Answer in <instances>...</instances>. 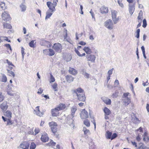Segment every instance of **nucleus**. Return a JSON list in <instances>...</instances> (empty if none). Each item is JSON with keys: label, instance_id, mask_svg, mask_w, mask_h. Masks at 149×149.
I'll list each match as a JSON object with an SVG mask.
<instances>
[{"label": "nucleus", "instance_id": "obj_59", "mask_svg": "<svg viewBox=\"0 0 149 149\" xmlns=\"http://www.w3.org/2000/svg\"><path fill=\"white\" fill-rule=\"evenodd\" d=\"M119 84L118 81L117 79L114 82V85H115V86H118Z\"/></svg>", "mask_w": 149, "mask_h": 149}, {"label": "nucleus", "instance_id": "obj_56", "mask_svg": "<svg viewBox=\"0 0 149 149\" xmlns=\"http://www.w3.org/2000/svg\"><path fill=\"white\" fill-rule=\"evenodd\" d=\"M6 61L9 65L15 66L14 65L12 64V63L9 61L8 59H6Z\"/></svg>", "mask_w": 149, "mask_h": 149}, {"label": "nucleus", "instance_id": "obj_52", "mask_svg": "<svg viewBox=\"0 0 149 149\" xmlns=\"http://www.w3.org/2000/svg\"><path fill=\"white\" fill-rule=\"evenodd\" d=\"M72 59V57L70 55H68L67 57L66 58V61L67 62H68L70 61Z\"/></svg>", "mask_w": 149, "mask_h": 149}, {"label": "nucleus", "instance_id": "obj_10", "mask_svg": "<svg viewBox=\"0 0 149 149\" xmlns=\"http://www.w3.org/2000/svg\"><path fill=\"white\" fill-rule=\"evenodd\" d=\"M39 106L37 107L36 109V110H35L34 111L35 112V113H36L37 116L41 117L43 115V112H40L39 109Z\"/></svg>", "mask_w": 149, "mask_h": 149}, {"label": "nucleus", "instance_id": "obj_17", "mask_svg": "<svg viewBox=\"0 0 149 149\" xmlns=\"http://www.w3.org/2000/svg\"><path fill=\"white\" fill-rule=\"evenodd\" d=\"M4 115L8 117V118L10 119L12 117V113L9 110H7L4 112Z\"/></svg>", "mask_w": 149, "mask_h": 149}, {"label": "nucleus", "instance_id": "obj_47", "mask_svg": "<svg viewBox=\"0 0 149 149\" xmlns=\"http://www.w3.org/2000/svg\"><path fill=\"white\" fill-rule=\"evenodd\" d=\"M7 122V125H10L13 124V123L10 118H8Z\"/></svg>", "mask_w": 149, "mask_h": 149}, {"label": "nucleus", "instance_id": "obj_13", "mask_svg": "<svg viewBox=\"0 0 149 149\" xmlns=\"http://www.w3.org/2000/svg\"><path fill=\"white\" fill-rule=\"evenodd\" d=\"M59 110H57L56 108L54 109H52L51 111V113L53 116H57L59 114Z\"/></svg>", "mask_w": 149, "mask_h": 149}, {"label": "nucleus", "instance_id": "obj_23", "mask_svg": "<svg viewBox=\"0 0 149 149\" xmlns=\"http://www.w3.org/2000/svg\"><path fill=\"white\" fill-rule=\"evenodd\" d=\"M52 12L50 13L49 10L47 11L46 13V16L45 17V19L46 20L48 18H49L50 17L52 16Z\"/></svg>", "mask_w": 149, "mask_h": 149}, {"label": "nucleus", "instance_id": "obj_54", "mask_svg": "<svg viewBox=\"0 0 149 149\" xmlns=\"http://www.w3.org/2000/svg\"><path fill=\"white\" fill-rule=\"evenodd\" d=\"M57 84L56 83H54L53 85L52 86L54 90L55 91H57V90L56 89V88L57 87Z\"/></svg>", "mask_w": 149, "mask_h": 149}, {"label": "nucleus", "instance_id": "obj_16", "mask_svg": "<svg viewBox=\"0 0 149 149\" xmlns=\"http://www.w3.org/2000/svg\"><path fill=\"white\" fill-rule=\"evenodd\" d=\"M69 72L70 74L75 75L77 73V71L73 68H70Z\"/></svg>", "mask_w": 149, "mask_h": 149}, {"label": "nucleus", "instance_id": "obj_50", "mask_svg": "<svg viewBox=\"0 0 149 149\" xmlns=\"http://www.w3.org/2000/svg\"><path fill=\"white\" fill-rule=\"evenodd\" d=\"M112 19L113 22V23L115 24H116L117 23L118 20V18H116V17L115 18H112Z\"/></svg>", "mask_w": 149, "mask_h": 149}, {"label": "nucleus", "instance_id": "obj_8", "mask_svg": "<svg viewBox=\"0 0 149 149\" xmlns=\"http://www.w3.org/2000/svg\"><path fill=\"white\" fill-rule=\"evenodd\" d=\"M135 6V3L133 4H129V11L130 14L131 15H132L134 10Z\"/></svg>", "mask_w": 149, "mask_h": 149}, {"label": "nucleus", "instance_id": "obj_41", "mask_svg": "<svg viewBox=\"0 0 149 149\" xmlns=\"http://www.w3.org/2000/svg\"><path fill=\"white\" fill-rule=\"evenodd\" d=\"M134 121H135V124H138L140 123L141 121L139 120L138 118L136 117H135L134 119Z\"/></svg>", "mask_w": 149, "mask_h": 149}, {"label": "nucleus", "instance_id": "obj_62", "mask_svg": "<svg viewBox=\"0 0 149 149\" xmlns=\"http://www.w3.org/2000/svg\"><path fill=\"white\" fill-rule=\"evenodd\" d=\"M90 13H91L92 18H94V19H95V18H94V13H93V12H92V10H91L90 12Z\"/></svg>", "mask_w": 149, "mask_h": 149}, {"label": "nucleus", "instance_id": "obj_61", "mask_svg": "<svg viewBox=\"0 0 149 149\" xmlns=\"http://www.w3.org/2000/svg\"><path fill=\"white\" fill-rule=\"evenodd\" d=\"M129 94V93H124L123 94V96L124 97H125V99H126V98L127 97L128 95Z\"/></svg>", "mask_w": 149, "mask_h": 149}, {"label": "nucleus", "instance_id": "obj_3", "mask_svg": "<svg viewBox=\"0 0 149 149\" xmlns=\"http://www.w3.org/2000/svg\"><path fill=\"white\" fill-rule=\"evenodd\" d=\"M104 26L109 29L111 30L113 28V23L111 19H109L105 22Z\"/></svg>", "mask_w": 149, "mask_h": 149}, {"label": "nucleus", "instance_id": "obj_31", "mask_svg": "<svg viewBox=\"0 0 149 149\" xmlns=\"http://www.w3.org/2000/svg\"><path fill=\"white\" fill-rule=\"evenodd\" d=\"M7 81V78L4 74H2L1 81L2 82H6Z\"/></svg>", "mask_w": 149, "mask_h": 149}, {"label": "nucleus", "instance_id": "obj_34", "mask_svg": "<svg viewBox=\"0 0 149 149\" xmlns=\"http://www.w3.org/2000/svg\"><path fill=\"white\" fill-rule=\"evenodd\" d=\"M35 41L34 40H32L29 43V46L31 47L34 48L35 46L34 45V42Z\"/></svg>", "mask_w": 149, "mask_h": 149}, {"label": "nucleus", "instance_id": "obj_18", "mask_svg": "<svg viewBox=\"0 0 149 149\" xmlns=\"http://www.w3.org/2000/svg\"><path fill=\"white\" fill-rule=\"evenodd\" d=\"M65 77L67 81L70 83L74 80V78L72 76L67 75Z\"/></svg>", "mask_w": 149, "mask_h": 149}, {"label": "nucleus", "instance_id": "obj_39", "mask_svg": "<svg viewBox=\"0 0 149 149\" xmlns=\"http://www.w3.org/2000/svg\"><path fill=\"white\" fill-rule=\"evenodd\" d=\"M8 72L10 74L9 75L10 76H12L13 77L15 76V74L14 72L13 71L10 70H7Z\"/></svg>", "mask_w": 149, "mask_h": 149}, {"label": "nucleus", "instance_id": "obj_4", "mask_svg": "<svg viewBox=\"0 0 149 149\" xmlns=\"http://www.w3.org/2000/svg\"><path fill=\"white\" fill-rule=\"evenodd\" d=\"M73 92L74 93L76 94V95L78 97V99L80 101L84 102L86 100V97L84 94H79L77 93L76 90H74Z\"/></svg>", "mask_w": 149, "mask_h": 149}, {"label": "nucleus", "instance_id": "obj_45", "mask_svg": "<svg viewBox=\"0 0 149 149\" xmlns=\"http://www.w3.org/2000/svg\"><path fill=\"white\" fill-rule=\"evenodd\" d=\"M82 74L87 78H88L89 77V74L87 73L86 72H83Z\"/></svg>", "mask_w": 149, "mask_h": 149}, {"label": "nucleus", "instance_id": "obj_46", "mask_svg": "<svg viewBox=\"0 0 149 149\" xmlns=\"http://www.w3.org/2000/svg\"><path fill=\"white\" fill-rule=\"evenodd\" d=\"M4 97L2 95V93L1 92L0 93V102H1L3 100Z\"/></svg>", "mask_w": 149, "mask_h": 149}, {"label": "nucleus", "instance_id": "obj_58", "mask_svg": "<svg viewBox=\"0 0 149 149\" xmlns=\"http://www.w3.org/2000/svg\"><path fill=\"white\" fill-rule=\"evenodd\" d=\"M79 44L81 45H85L86 44V43L83 41H81L79 43Z\"/></svg>", "mask_w": 149, "mask_h": 149}, {"label": "nucleus", "instance_id": "obj_42", "mask_svg": "<svg viewBox=\"0 0 149 149\" xmlns=\"http://www.w3.org/2000/svg\"><path fill=\"white\" fill-rule=\"evenodd\" d=\"M24 48H23V47H22L21 48V53L22 54V58L23 60H24V55L25 54V53H24Z\"/></svg>", "mask_w": 149, "mask_h": 149}, {"label": "nucleus", "instance_id": "obj_26", "mask_svg": "<svg viewBox=\"0 0 149 149\" xmlns=\"http://www.w3.org/2000/svg\"><path fill=\"white\" fill-rule=\"evenodd\" d=\"M77 110V109L76 107H72L71 109V115L72 116V118L74 117V115L75 114V113L76 111Z\"/></svg>", "mask_w": 149, "mask_h": 149}, {"label": "nucleus", "instance_id": "obj_37", "mask_svg": "<svg viewBox=\"0 0 149 149\" xmlns=\"http://www.w3.org/2000/svg\"><path fill=\"white\" fill-rule=\"evenodd\" d=\"M147 24L146 20L145 19H144L143 21V25L142 26L143 28H146L147 26Z\"/></svg>", "mask_w": 149, "mask_h": 149}, {"label": "nucleus", "instance_id": "obj_19", "mask_svg": "<svg viewBox=\"0 0 149 149\" xmlns=\"http://www.w3.org/2000/svg\"><path fill=\"white\" fill-rule=\"evenodd\" d=\"M49 137L46 135H42L41 138V141L44 142H46L48 141L49 140Z\"/></svg>", "mask_w": 149, "mask_h": 149}, {"label": "nucleus", "instance_id": "obj_9", "mask_svg": "<svg viewBox=\"0 0 149 149\" xmlns=\"http://www.w3.org/2000/svg\"><path fill=\"white\" fill-rule=\"evenodd\" d=\"M47 5L49 9V10H51V11L53 13L54 11H55V8L52 4V3L50 1H48L47 3Z\"/></svg>", "mask_w": 149, "mask_h": 149}, {"label": "nucleus", "instance_id": "obj_25", "mask_svg": "<svg viewBox=\"0 0 149 149\" xmlns=\"http://www.w3.org/2000/svg\"><path fill=\"white\" fill-rule=\"evenodd\" d=\"M106 115H109L111 113V111L107 107H105L103 110Z\"/></svg>", "mask_w": 149, "mask_h": 149}, {"label": "nucleus", "instance_id": "obj_64", "mask_svg": "<svg viewBox=\"0 0 149 149\" xmlns=\"http://www.w3.org/2000/svg\"><path fill=\"white\" fill-rule=\"evenodd\" d=\"M146 109L148 112L149 113V104H147L146 106Z\"/></svg>", "mask_w": 149, "mask_h": 149}, {"label": "nucleus", "instance_id": "obj_20", "mask_svg": "<svg viewBox=\"0 0 149 149\" xmlns=\"http://www.w3.org/2000/svg\"><path fill=\"white\" fill-rule=\"evenodd\" d=\"M104 102L107 105H110L111 103V101L110 99L107 98H105L103 100Z\"/></svg>", "mask_w": 149, "mask_h": 149}, {"label": "nucleus", "instance_id": "obj_48", "mask_svg": "<svg viewBox=\"0 0 149 149\" xmlns=\"http://www.w3.org/2000/svg\"><path fill=\"white\" fill-rule=\"evenodd\" d=\"M55 79L52 74H51L50 75V83L53 82L55 81Z\"/></svg>", "mask_w": 149, "mask_h": 149}, {"label": "nucleus", "instance_id": "obj_33", "mask_svg": "<svg viewBox=\"0 0 149 149\" xmlns=\"http://www.w3.org/2000/svg\"><path fill=\"white\" fill-rule=\"evenodd\" d=\"M112 18L116 17V12L115 10H113L111 11Z\"/></svg>", "mask_w": 149, "mask_h": 149}, {"label": "nucleus", "instance_id": "obj_15", "mask_svg": "<svg viewBox=\"0 0 149 149\" xmlns=\"http://www.w3.org/2000/svg\"><path fill=\"white\" fill-rule=\"evenodd\" d=\"M66 105L65 104L61 103L56 108L57 110L60 111L64 109Z\"/></svg>", "mask_w": 149, "mask_h": 149}, {"label": "nucleus", "instance_id": "obj_63", "mask_svg": "<svg viewBox=\"0 0 149 149\" xmlns=\"http://www.w3.org/2000/svg\"><path fill=\"white\" fill-rule=\"evenodd\" d=\"M2 118L4 122L7 121L8 120V118H6L3 116H2Z\"/></svg>", "mask_w": 149, "mask_h": 149}, {"label": "nucleus", "instance_id": "obj_60", "mask_svg": "<svg viewBox=\"0 0 149 149\" xmlns=\"http://www.w3.org/2000/svg\"><path fill=\"white\" fill-rule=\"evenodd\" d=\"M84 134H88L90 133V131L88 130H85V131L84 132Z\"/></svg>", "mask_w": 149, "mask_h": 149}, {"label": "nucleus", "instance_id": "obj_27", "mask_svg": "<svg viewBox=\"0 0 149 149\" xmlns=\"http://www.w3.org/2000/svg\"><path fill=\"white\" fill-rule=\"evenodd\" d=\"M21 10L22 12L25 11L26 9V6L23 3H21L20 5Z\"/></svg>", "mask_w": 149, "mask_h": 149}, {"label": "nucleus", "instance_id": "obj_22", "mask_svg": "<svg viewBox=\"0 0 149 149\" xmlns=\"http://www.w3.org/2000/svg\"><path fill=\"white\" fill-rule=\"evenodd\" d=\"M83 49L88 54H90L91 53V49L88 47H85Z\"/></svg>", "mask_w": 149, "mask_h": 149}, {"label": "nucleus", "instance_id": "obj_49", "mask_svg": "<svg viewBox=\"0 0 149 149\" xmlns=\"http://www.w3.org/2000/svg\"><path fill=\"white\" fill-rule=\"evenodd\" d=\"M117 136V134L116 133H113V135L111 136V140L115 138H116Z\"/></svg>", "mask_w": 149, "mask_h": 149}, {"label": "nucleus", "instance_id": "obj_30", "mask_svg": "<svg viewBox=\"0 0 149 149\" xmlns=\"http://www.w3.org/2000/svg\"><path fill=\"white\" fill-rule=\"evenodd\" d=\"M84 124L87 127H89L90 125L89 121L88 119H86L84 121Z\"/></svg>", "mask_w": 149, "mask_h": 149}, {"label": "nucleus", "instance_id": "obj_38", "mask_svg": "<svg viewBox=\"0 0 149 149\" xmlns=\"http://www.w3.org/2000/svg\"><path fill=\"white\" fill-rule=\"evenodd\" d=\"M75 90L76 91V92L77 93V92L78 93H82L84 91L81 88H77Z\"/></svg>", "mask_w": 149, "mask_h": 149}, {"label": "nucleus", "instance_id": "obj_21", "mask_svg": "<svg viewBox=\"0 0 149 149\" xmlns=\"http://www.w3.org/2000/svg\"><path fill=\"white\" fill-rule=\"evenodd\" d=\"M49 50V55L50 56H53L55 54V52L52 49H50L48 50V49H45L43 50L44 52L46 51Z\"/></svg>", "mask_w": 149, "mask_h": 149}, {"label": "nucleus", "instance_id": "obj_5", "mask_svg": "<svg viewBox=\"0 0 149 149\" xmlns=\"http://www.w3.org/2000/svg\"><path fill=\"white\" fill-rule=\"evenodd\" d=\"M2 18L5 21H9L10 19V15L7 12L5 11L2 14Z\"/></svg>", "mask_w": 149, "mask_h": 149}, {"label": "nucleus", "instance_id": "obj_55", "mask_svg": "<svg viewBox=\"0 0 149 149\" xmlns=\"http://www.w3.org/2000/svg\"><path fill=\"white\" fill-rule=\"evenodd\" d=\"M5 6V4L4 2H1L0 4V7L3 9Z\"/></svg>", "mask_w": 149, "mask_h": 149}, {"label": "nucleus", "instance_id": "obj_1", "mask_svg": "<svg viewBox=\"0 0 149 149\" xmlns=\"http://www.w3.org/2000/svg\"><path fill=\"white\" fill-rule=\"evenodd\" d=\"M49 125L52 132L54 133H56L57 131V123L54 121H52L49 123Z\"/></svg>", "mask_w": 149, "mask_h": 149}, {"label": "nucleus", "instance_id": "obj_43", "mask_svg": "<svg viewBox=\"0 0 149 149\" xmlns=\"http://www.w3.org/2000/svg\"><path fill=\"white\" fill-rule=\"evenodd\" d=\"M122 0H118V4H119L120 6L122 8H123L124 7V5L123 3H122Z\"/></svg>", "mask_w": 149, "mask_h": 149}, {"label": "nucleus", "instance_id": "obj_7", "mask_svg": "<svg viewBox=\"0 0 149 149\" xmlns=\"http://www.w3.org/2000/svg\"><path fill=\"white\" fill-rule=\"evenodd\" d=\"M86 57L88 61H90L92 62H94L96 58L95 55L90 54L86 55Z\"/></svg>", "mask_w": 149, "mask_h": 149}, {"label": "nucleus", "instance_id": "obj_2", "mask_svg": "<svg viewBox=\"0 0 149 149\" xmlns=\"http://www.w3.org/2000/svg\"><path fill=\"white\" fill-rule=\"evenodd\" d=\"M52 48L58 53L61 52L62 49L61 45L59 43L54 44L52 47Z\"/></svg>", "mask_w": 149, "mask_h": 149}, {"label": "nucleus", "instance_id": "obj_51", "mask_svg": "<svg viewBox=\"0 0 149 149\" xmlns=\"http://www.w3.org/2000/svg\"><path fill=\"white\" fill-rule=\"evenodd\" d=\"M139 148V149H149V147H148V146H140Z\"/></svg>", "mask_w": 149, "mask_h": 149}, {"label": "nucleus", "instance_id": "obj_35", "mask_svg": "<svg viewBox=\"0 0 149 149\" xmlns=\"http://www.w3.org/2000/svg\"><path fill=\"white\" fill-rule=\"evenodd\" d=\"M56 144V143L51 140L50 142L47 144V145L49 146H54Z\"/></svg>", "mask_w": 149, "mask_h": 149}, {"label": "nucleus", "instance_id": "obj_24", "mask_svg": "<svg viewBox=\"0 0 149 149\" xmlns=\"http://www.w3.org/2000/svg\"><path fill=\"white\" fill-rule=\"evenodd\" d=\"M4 28H6L8 29H11L12 28L11 26L9 24L3 22V24Z\"/></svg>", "mask_w": 149, "mask_h": 149}, {"label": "nucleus", "instance_id": "obj_57", "mask_svg": "<svg viewBox=\"0 0 149 149\" xmlns=\"http://www.w3.org/2000/svg\"><path fill=\"white\" fill-rule=\"evenodd\" d=\"M113 68H112V69L109 70L108 71V74L109 75L111 76V74H112L113 73Z\"/></svg>", "mask_w": 149, "mask_h": 149}, {"label": "nucleus", "instance_id": "obj_36", "mask_svg": "<svg viewBox=\"0 0 149 149\" xmlns=\"http://www.w3.org/2000/svg\"><path fill=\"white\" fill-rule=\"evenodd\" d=\"M36 145L34 143H31L30 149H35L36 148Z\"/></svg>", "mask_w": 149, "mask_h": 149}, {"label": "nucleus", "instance_id": "obj_32", "mask_svg": "<svg viewBox=\"0 0 149 149\" xmlns=\"http://www.w3.org/2000/svg\"><path fill=\"white\" fill-rule=\"evenodd\" d=\"M143 13L142 10H141L140 11L139 13V15L138 16L137 19H143Z\"/></svg>", "mask_w": 149, "mask_h": 149}, {"label": "nucleus", "instance_id": "obj_44", "mask_svg": "<svg viewBox=\"0 0 149 149\" xmlns=\"http://www.w3.org/2000/svg\"><path fill=\"white\" fill-rule=\"evenodd\" d=\"M4 46H5L8 49H9L10 50H12V49L10 45L8 44H5L4 45Z\"/></svg>", "mask_w": 149, "mask_h": 149}, {"label": "nucleus", "instance_id": "obj_14", "mask_svg": "<svg viewBox=\"0 0 149 149\" xmlns=\"http://www.w3.org/2000/svg\"><path fill=\"white\" fill-rule=\"evenodd\" d=\"M100 10L101 13L102 14L107 13L108 12V8L105 6H102L100 8Z\"/></svg>", "mask_w": 149, "mask_h": 149}, {"label": "nucleus", "instance_id": "obj_12", "mask_svg": "<svg viewBox=\"0 0 149 149\" xmlns=\"http://www.w3.org/2000/svg\"><path fill=\"white\" fill-rule=\"evenodd\" d=\"M0 108L3 111H6L8 108L6 102H4L0 106Z\"/></svg>", "mask_w": 149, "mask_h": 149}, {"label": "nucleus", "instance_id": "obj_11", "mask_svg": "<svg viewBox=\"0 0 149 149\" xmlns=\"http://www.w3.org/2000/svg\"><path fill=\"white\" fill-rule=\"evenodd\" d=\"M29 146V143L28 142H25L21 144L20 145V147L23 149H28Z\"/></svg>", "mask_w": 149, "mask_h": 149}, {"label": "nucleus", "instance_id": "obj_28", "mask_svg": "<svg viewBox=\"0 0 149 149\" xmlns=\"http://www.w3.org/2000/svg\"><path fill=\"white\" fill-rule=\"evenodd\" d=\"M112 134V133L111 132H110L109 131H107L105 135L106 138L108 139H111Z\"/></svg>", "mask_w": 149, "mask_h": 149}, {"label": "nucleus", "instance_id": "obj_53", "mask_svg": "<svg viewBox=\"0 0 149 149\" xmlns=\"http://www.w3.org/2000/svg\"><path fill=\"white\" fill-rule=\"evenodd\" d=\"M118 92L117 91V93L116 92L115 93H113L112 95L111 96L114 98H116L118 96Z\"/></svg>", "mask_w": 149, "mask_h": 149}, {"label": "nucleus", "instance_id": "obj_40", "mask_svg": "<svg viewBox=\"0 0 149 149\" xmlns=\"http://www.w3.org/2000/svg\"><path fill=\"white\" fill-rule=\"evenodd\" d=\"M140 32V29H137L136 31V36L135 37L136 38H138L139 37V33Z\"/></svg>", "mask_w": 149, "mask_h": 149}, {"label": "nucleus", "instance_id": "obj_29", "mask_svg": "<svg viewBox=\"0 0 149 149\" xmlns=\"http://www.w3.org/2000/svg\"><path fill=\"white\" fill-rule=\"evenodd\" d=\"M124 102L125 103V105H127L130 104V100L129 98L127 97L126 99H124Z\"/></svg>", "mask_w": 149, "mask_h": 149}, {"label": "nucleus", "instance_id": "obj_6", "mask_svg": "<svg viewBox=\"0 0 149 149\" xmlns=\"http://www.w3.org/2000/svg\"><path fill=\"white\" fill-rule=\"evenodd\" d=\"M80 116L82 119L87 118H88V112L85 109H84L80 114Z\"/></svg>", "mask_w": 149, "mask_h": 149}]
</instances>
